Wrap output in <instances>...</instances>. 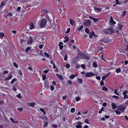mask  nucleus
Instances as JSON below:
<instances>
[{"label": "nucleus", "mask_w": 128, "mask_h": 128, "mask_svg": "<svg viewBox=\"0 0 128 128\" xmlns=\"http://www.w3.org/2000/svg\"><path fill=\"white\" fill-rule=\"evenodd\" d=\"M46 19H42L40 24V27L41 28H44L46 24Z\"/></svg>", "instance_id": "f257e3e1"}, {"label": "nucleus", "mask_w": 128, "mask_h": 128, "mask_svg": "<svg viewBox=\"0 0 128 128\" xmlns=\"http://www.w3.org/2000/svg\"><path fill=\"white\" fill-rule=\"evenodd\" d=\"M114 31V29L112 28L104 29V32L105 34H110L113 32Z\"/></svg>", "instance_id": "f03ea898"}, {"label": "nucleus", "mask_w": 128, "mask_h": 128, "mask_svg": "<svg viewBox=\"0 0 128 128\" xmlns=\"http://www.w3.org/2000/svg\"><path fill=\"white\" fill-rule=\"evenodd\" d=\"M126 108V107L124 106L123 105H120L118 106L117 110L122 112H124Z\"/></svg>", "instance_id": "7ed1b4c3"}, {"label": "nucleus", "mask_w": 128, "mask_h": 128, "mask_svg": "<svg viewBox=\"0 0 128 128\" xmlns=\"http://www.w3.org/2000/svg\"><path fill=\"white\" fill-rule=\"evenodd\" d=\"M95 74L92 72L86 73L85 74L86 77H88L94 76Z\"/></svg>", "instance_id": "20e7f679"}, {"label": "nucleus", "mask_w": 128, "mask_h": 128, "mask_svg": "<svg viewBox=\"0 0 128 128\" xmlns=\"http://www.w3.org/2000/svg\"><path fill=\"white\" fill-rule=\"evenodd\" d=\"M33 41L32 38L31 36L30 37L29 39L27 41V43L28 44H31Z\"/></svg>", "instance_id": "39448f33"}, {"label": "nucleus", "mask_w": 128, "mask_h": 128, "mask_svg": "<svg viewBox=\"0 0 128 128\" xmlns=\"http://www.w3.org/2000/svg\"><path fill=\"white\" fill-rule=\"evenodd\" d=\"M76 127V128H81L82 127V123L80 122H78Z\"/></svg>", "instance_id": "423d86ee"}, {"label": "nucleus", "mask_w": 128, "mask_h": 128, "mask_svg": "<svg viewBox=\"0 0 128 128\" xmlns=\"http://www.w3.org/2000/svg\"><path fill=\"white\" fill-rule=\"evenodd\" d=\"M90 24V22L89 20H88L86 22H84L85 26H89Z\"/></svg>", "instance_id": "0eeeda50"}, {"label": "nucleus", "mask_w": 128, "mask_h": 128, "mask_svg": "<svg viewBox=\"0 0 128 128\" xmlns=\"http://www.w3.org/2000/svg\"><path fill=\"white\" fill-rule=\"evenodd\" d=\"M44 86L46 88H48L49 87L48 81H47L45 82H44Z\"/></svg>", "instance_id": "6e6552de"}, {"label": "nucleus", "mask_w": 128, "mask_h": 128, "mask_svg": "<svg viewBox=\"0 0 128 128\" xmlns=\"http://www.w3.org/2000/svg\"><path fill=\"white\" fill-rule=\"evenodd\" d=\"M113 109H115L118 108V106H116L115 103L112 102L111 105Z\"/></svg>", "instance_id": "1a4fd4ad"}, {"label": "nucleus", "mask_w": 128, "mask_h": 128, "mask_svg": "<svg viewBox=\"0 0 128 128\" xmlns=\"http://www.w3.org/2000/svg\"><path fill=\"white\" fill-rule=\"evenodd\" d=\"M30 28L31 30H32L34 28V26L33 24L31 23L30 24Z\"/></svg>", "instance_id": "9d476101"}, {"label": "nucleus", "mask_w": 128, "mask_h": 128, "mask_svg": "<svg viewBox=\"0 0 128 128\" xmlns=\"http://www.w3.org/2000/svg\"><path fill=\"white\" fill-rule=\"evenodd\" d=\"M63 44V43L62 42H60L59 46H59V48L60 50H62L63 47V46L62 45H61Z\"/></svg>", "instance_id": "9b49d317"}, {"label": "nucleus", "mask_w": 128, "mask_h": 128, "mask_svg": "<svg viewBox=\"0 0 128 128\" xmlns=\"http://www.w3.org/2000/svg\"><path fill=\"white\" fill-rule=\"evenodd\" d=\"M70 22L72 25H74L75 22L72 19H70Z\"/></svg>", "instance_id": "f8f14e48"}, {"label": "nucleus", "mask_w": 128, "mask_h": 128, "mask_svg": "<svg viewBox=\"0 0 128 128\" xmlns=\"http://www.w3.org/2000/svg\"><path fill=\"white\" fill-rule=\"evenodd\" d=\"M35 103L34 102H31L28 104V105L30 106L33 107L35 105Z\"/></svg>", "instance_id": "ddd939ff"}, {"label": "nucleus", "mask_w": 128, "mask_h": 128, "mask_svg": "<svg viewBox=\"0 0 128 128\" xmlns=\"http://www.w3.org/2000/svg\"><path fill=\"white\" fill-rule=\"evenodd\" d=\"M12 75L10 76H9L8 77L6 78H5V81H6L8 80H9L11 79L12 77Z\"/></svg>", "instance_id": "4468645a"}, {"label": "nucleus", "mask_w": 128, "mask_h": 128, "mask_svg": "<svg viewBox=\"0 0 128 128\" xmlns=\"http://www.w3.org/2000/svg\"><path fill=\"white\" fill-rule=\"evenodd\" d=\"M65 40H64V42H68L69 40V38L68 37L66 36L65 38Z\"/></svg>", "instance_id": "2eb2a0df"}, {"label": "nucleus", "mask_w": 128, "mask_h": 128, "mask_svg": "<svg viewBox=\"0 0 128 128\" xmlns=\"http://www.w3.org/2000/svg\"><path fill=\"white\" fill-rule=\"evenodd\" d=\"M40 110L41 112H43V114L44 115H45L46 114V113H45L46 112L44 109L42 108H40Z\"/></svg>", "instance_id": "dca6fc26"}, {"label": "nucleus", "mask_w": 128, "mask_h": 128, "mask_svg": "<svg viewBox=\"0 0 128 128\" xmlns=\"http://www.w3.org/2000/svg\"><path fill=\"white\" fill-rule=\"evenodd\" d=\"M94 9L95 10H97L99 12H100L101 11L102 8H98L95 6L94 7Z\"/></svg>", "instance_id": "f3484780"}, {"label": "nucleus", "mask_w": 128, "mask_h": 128, "mask_svg": "<svg viewBox=\"0 0 128 128\" xmlns=\"http://www.w3.org/2000/svg\"><path fill=\"white\" fill-rule=\"evenodd\" d=\"M110 23L112 24L113 25L116 24V22L113 20H110L109 21Z\"/></svg>", "instance_id": "a211bd4d"}, {"label": "nucleus", "mask_w": 128, "mask_h": 128, "mask_svg": "<svg viewBox=\"0 0 128 128\" xmlns=\"http://www.w3.org/2000/svg\"><path fill=\"white\" fill-rule=\"evenodd\" d=\"M30 49V47H28L25 50L26 52H27Z\"/></svg>", "instance_id": "6ab92c4d"}, {"label": "nucleus", "mask_w": 128, "mask_h": 128, "mask_svg": "<svg viewBox=\"0 0 128 128\" xmlns=\"http://www.w3.org/2000/svg\"><path fill=\"white\" fill-rule=\"evenodd\" d=\"M115 110V112H116V114L118 115L120 114H121L120 112L118 110Z\"/></svg>", "instance_id": "aec40b11"}, {"label": "nucleus", "mask_w": 128, "mask_h": 128, "mask_svg": "<svg viewBox=\"0 0 128 128\" xmlns=\"http://www.w3.org/2000/svg\"><path fill=\"white\" fill-rule=\"evenodd\" d=\"M78 83H80L82 84V80L81 79L78 78Z\"/></svg>", "instance_id": "412c9836"}, {"label": "nucleus", "mask_w": 128, "mask_h": 128, "mask_svg": "<svg viewBox=\"0 0 128 128\" xmlns=\"http://www.w3.org/2000/svg\"><path fill=\"white\" fill-rule=\"evenodd\" d=\"M93 66L94 68L97 67L98 66V65L97 63L96 62H94L93 65Z\"/></svg>", "instance_id": "4be33fe9"}, {"label": "nucleus", "mask_w": 128, "mask_h": 128, "mask_svg": "<svg viewBox=\"0 0 128 128\" xmlns=\"http://www.w3.org/2000/svg\"><path fill=\"white\" fill-rule=\"evenodd\" d=\"M67 82L68 84L71 85H72V82L71 80H68L67 81Z\"/></svg>", "instance_id": "5701e85b"}, {"label": "nucleus", "mask_w": 128, "mask_h": 128, "mask_svg": "<svg viewBox=\"0 0 128 128\" xmlns=\"http://www.w3.org/2000/svg\"><path fill=\"white\" fill-rule=\"evenodd\" d=\"M84 122L87 124H89V120L88 118L84 120Z\"/></svg>", "instance_id": "b1692460"}, {"label": "nucleus", "mask_w": 128, "mask_h": 128, "mask_svg": "<svg viewBox=\"0 0 128 128\" xmlns=\"http://www.w3.org/2000/svg\"><path fill=\"white\" fill-rule=\"evenodd\" d=\"M85 32L88 34H89V30L88 28H86L85 29Z\"/></svg>", "instance_id": "393cba45"}, {"label": "nucleus", "mask_w": 128, "mask_h": 128, "mask_svg": "<svg viewBox=\"0 0 128 128\" xmlns=\"http://www.w3.org/2000/svg\"><path fill=\"white\" fill-rule=\"evenodd\" d=\"M75 75L74 74H72L70 76V78L71 79H73L75 77Z\"/></svg>", "instance_id": "a878e982"}, {"label": "nucleus", "mask_w": 128, "mask_h": 128, "mask_svg": "<svg viewBox=\"0 0 128 128\" xmlns=\"http://www.w3.org/2000/svg\"><path fill=\"white\" fill-rule=\"evenodd\" d=\"M121 71V69L120 68H118L116 70V72L117 73H119Z\"/></svg>", "instance_id": "bb28decb"}, {"label": "nucleus", "mask_w": 128, "mask_h": 128, "mask_svg": "<svg viewBox=\"0 0 128 128\" xmlns=\"http://www.w3.org/2000/svg\"><path fill=\"white\" fill-rule=\"evenodd\" d=\"M44 55L46 56L48 58H49L50 57L49 54L48 53H46V52H45L44 53Z\"/></svg>", "instance_id": "cd10ccee"}, {"label": "nucleus", "mask_w": 128, "mask_h": 128, "mask_svg": "<svg viewBox=\"0 0 128 128\" xmlns=\"http://www.w3.org/2000/svg\"><path fill=\"white\" fill-rule=\"evenodd\" d=\"M108 89L106 87L104 86L102 88V90H103L107 91L108 90Z\"/></svg>", "instance_id": "c85d7f7f"}, {"label": "nucleus", "mask_w": 128, "mask_h": 128, "mask_svg": "<svg viewBox=\"0 0 128 128\" xmlns=\"http://www.w3.org/2000/svg\"><path fill=\"white\" fill-rule=\"evenodd\" d=\"M128 93V91L127 90H126L123 92V94L124 95H127L126 94Z\"/></svg>", "instance_id": "c756f323"}, {"label": "nucleus", "mask_w": 128, "mask_h": 128, "mask_svg": "<svg viewBox=\"0 0 128 128\" xmlns=\"http://www.w3.org/2000/svg\"><path fill=\"white\" fill-rule=\"evenodd\" d=\"M16 78H14L13 79H12L11 82H10V84H13L15 81H16Z\"/></svg>", "instance_id": "7c9ffc66"}, {"label": "nucleus", "mask_w": 128, "mask_h": 128, "mask_svg": "<svg viewBox=\"0 0 128 128\" xmlns=\"http://www.w3.org/2000/svg\"><path fill=\"white\" fill-rule=\"evenodd\" d=\"M42 80H44L46 78V75L44 74L42 75Z\"/></svg>", "instance_id": "2f4dec72"}, {"label": "nucleus", "mask_w": 128, "mask_h": 128, "mask_svg": "<svg viewBox=\"0 0 128 128\" xmlns=\"http://www.w3.org/2000/svg\"><path fill=\"white\" fill-rule=\"evenodd\" d=\"M4 36V34L2 32H0V38H1L2 37H3Z\"/></svg>", "instance_id": "473e14b6"}, {"label": "nucleus", "mask_w": 128, "mask_h": 128, "mask_svg": "<svg viewBox=\"0 0 128 128\" xmlns=\"http://www.w3.org/2000/svg\"><path fill=\"white\" fill-rule=\"evenodd\" d=\"M75 109L74 108H72L71 109V110H70L71 112L72 113H74L75 111Z\"/></svg>", "instance_id": "72a5a7b5"}, {"label": "nucleus", "mask_w": 128, "mask_h": 128, "mask_svg": "<svg viewBox=\"0 0 128 128\" xmlns=\"http://www.w3.org/2000/svg\"><path fill=\"white\" fill-rule=\"evenodd\" d=\"M13 64L14 66L16 68L18 67V66L16 63L14 62L13 63Z\"/></svg>", "instance_id": "f704fd0d"}, {"label": "nucleus", "mask_w": 128, "mask_h": 128, "mask_svg": "<svg viewBox=\"0 0 128 128\" xmlns=\"http://www.w3.org/2000/svg\"><path fill=\"white\" fill-rule=\"evenodd\" d=\"M83 28V26H81L78 29V31L79 32H80L81 30H82V29Z\"/></svg>", "instance_id": "c9c22d12"}, {"label": "nucleus", "mask_w": 128, "mask_h": 128, "mask_svg": "<svg viewBox=\"0 0 128 128\" xmlns=\"http://www.w3.org/2000/svg\"><path fill=\"white\" fill-rule=\"evenodd\" d=\"M67 68H70V65L68 63H67L65 66Z\"/></svg>", "instance_id": "e433bc0d"}, {"label": "nucleus", "mask_w": 128, "mask_h": 128, "mask_svg": "<svg viewBox=\"0 0 128 128\" xmlns=\"http://www.w3.org/2000/svg\"><path fill=\"white\" fill-rule=\"evenodd\" d=\"M58 78L60 80H63V78L62 77V75H59V77Z\"/></svg>", "instance_id": "4c0bfd02"}, {"label": "nucleus", "mask_w": 128, "mask_h": 128, "mask_svg": "<svg viewBox=\"0 0 128 128\" xmlns=\"http://www.w3.org/2000/svg\"><path fill=\"white\" fill-rule=\"evenodd\" d=\"M126 12L125 11H124V12H123L122 13V17L124 16L126 14Z\"/></svg>", "instance_id": "58836bf2"}, {"label": "nucleus", "mask_w": 128, "mask_h": 128, "mask_svg": "<svg viewBox=\"0 0 128 128\" xmlns=\"http://www.w3.org/2000/svg\"><path fill=\"white\" fill-rule=\"evenodd\" d=\"M117 91V90H114V93L116 95H117L118 96H119V94H118V93Z\"/></svg>", "instance_id": "ea45409f"}, {"label": "nucleus", "mask_w": 128, "mask_h": 128, "mask_svg": "<svg viewBox=\"0 0 128 128\" xmlns=\"http://www.w3.org/2000/svg\"><path fill=\"white\" fill-rule=\"evenodd\" d=\"M104 82L103 80H102L100 82V85L101 86L104 85Z\"/></svg>", "instance_id": "a19ab883"}, {"label": "nucleus", "mask_w": 128, "mask_h": 128, "mask_svg": "<svg viewBox=\"0 0 128 128\" xmlns=\"http://www.w3.org/2000/svg\"><path fill=\"white\" fill-rule=\"evenodd\" d=\"M46 18L50 22L51 20L49 19V17L48 16V15L47 14H46Z\"/></svg>", "instance_id": "79ce46f5"}, {"label": "nucleus", "mask_w": 128, "mask_h": 128, "mask_svg": "<svg viewBox=\"0 0 128 128\" xmlns=\"http://www.w3.org/2000/svg\"><path fill=\"white\" fill-rule=\"evenodd\" d=\"M70 28H68L66 32V34H68V33L70 31Z\"/></svg>", "instance_id": "37998d69"}, {"label": "nucleus", "mask_w": 128, "mask_h": 128, "mask_svg": "<svg viewBox=\"0 0 128 128\" xmlns=\"http://www.w3.org/2000/svg\"><path fill=\"white\" fill-rule=\"evenodd\" d=\"M124 100L126 99V98H128V96H127V95H124Z\"/></svg>", "instance_id": "c03bdc74"}, {"label": "nucleus", "mask_w": 128, "mask_h": 128, "mask_svg": "<svg viewBox=\"0 0 128 128\" xmlns=\"http://www.w3.org/2000/svg\"><path fill=\"white\" fill-rule=\"evenodd\" d=\"M10 120L13 123H14L15 121L13 118H10Z\"/></svg>", "instance_id": "a18cd8bd"}, {"label": "nucleus", "mask_w": 128, "mask_h": 128, "mask_svg": "<svg viewBox=\"0 0 128 128\" xmlns=\"http://www.w3.org/2000/svg\"><path fill=\"white\" fill-rule=\"evenodd\" d=\"M81 67L83 69H84L85 68V66L84 64H82L81 65Z\"/></svg>", "instance_id": "49530a36"}, {"label": "nucleus", "mask_w": 128, "mask_h": 128, "mask_svg": "<svg viewBox=\"0 0 128 128\" xmlns=\"http://www.w3.org/2000/svg\"><path fill=\"white\" fill-rule=\"evenodd\" d=\"M54 86H50V88L51 90H54Z\"/></svg>", "instance_id": "de8ad7c7"}, {"label": "nucleus", "mask_w": 128, "mask_h": 128, "mask_svg": "<svg viewBox=\"0 0 128 128\" xmlns=\"http://www.w3.org/2000/svg\"><path fill=\"white\" fill-rule=\"evenodd\" d=\"M17 109L20 112L22 111L23 110L22 108H17Z\"/></svg>", "instance_id": "09e8293b"}, {"label": "nucleus", "mask_w": 128, "mask_h": 128, "mask_svg": "<svg viewBox=\"0 0 128 128\" xmlns=\"http://www.w3.org/2000/svg\"><path fill=\"white\" fill-rule=\"evenodd\" d=\"M44 46V44L40 45L39 46V47L40 48L42 49Z\"/></svg>", "instance_id": "8fccbe9b"}, {"label": "nucleus", "mask_w": 128, "mask_h": 128, "mask_svg": "<svg viewBox=\"0 0 128 128\" xmlns=\"http://www.w3.org/2000/svg\"><path fill=\"white\" fill-rule=\"evenodd\" d=\"M68 58V57L67 56V55H66L64 57V60H67Z\"/></svg>", "instance_id": "3c124183"}, {"label": "nucleus", "mask_w": 128, "mask_h": 128, "mask_svg": "<svg viewBox=\"0 0 128 128\" xmlns=\"http://www.w3.org/2000/svg\"><path fill=\"white\" fill-rule=\"evenodd\" d=\"M112 97L113 98H116L118 100V97L116 96H112Z\"/></svg>", "instance_id": "603ef678"}, {"label": "nucleus", "mask_w": 128, "mask_h": 128, "mask_svg": "<svg viewBox=\"0 0 128 128\" xmlns=\"http://www.w3.org/2000/svg\"><path fill=\"white\" fill-rule=\"evenodd\" d=\"M76 101H78L80 100V98L78 97H77L76 98Z\"/></svg>", "instance_id": "864d4df0"}, {"label": "nucleus", "mask_w": 128, "mask_h": 128, "mask_svg": "<svg viewBox=\"0 0 128 128\" xmlns=\"http://www.w3.org/2000/svg\"><path fill=\"white\" fill-rule=\"evenodd\" d=\"M48 124V122H45L44 125V127H46V126H47Z\"/></svg>", "instance_id": "5fc2aeb1"}, {"label": "nucleus", "mask_w": 128, "mask_h": 128, "mask_svg": "<svg viewBox=\"0 0 128 128\" xmlns=\"http://www.w3.org/2000/svg\"><path fill=\"white\" fill-rule=\"evenodd\" d=\"M102 106H107V103L104 102L102 104Z\"/></svg>", "instance_id": "6e6d98bb"}, {"label": "nucleus", "mask_w": 128, "mask_h": 128, "mask_svg": "<svg viewBox=\"0 0 128 128\" xmlns=\"http://www.w3.org/2000/svg\"><path fill=\"white\" fill-rule=\"evenodd\" d=\"M21 8L20 7H18L17 8V10L18 11H20L21 9Z\"/></svg>", "instance_id": "4d7b16f0"}, {"label": "nucleus", "mask_w": 128, "mask_h": 128, "mask_svg": "<svg viewBox=\"0 0 128 128\" xmlns=\"http://www.w3.org/2000/svg\"><path fill=\"white\" fill-rule=\"evenodd\" d=\"M12 14L11 13H9L8 14L7 16H12Z\"/></svg>", "instance_id": "13d9d810"}, {"label": "nucleus", "mask_w": 128, "mask_h": 128, "mask_svg": "<svg viewBox=\"0 0 128 128\" xmlns=\"http://www.w3.org/2000/svg\"><path fill=\"white\" fill-rule=\"evenodd\" d=\"M99 19H98V18H94V22H96Z\"/></svg>", "instance_id": "bf43d9fd"}, {"label": "nucleus", "mask_w": 128, "mask_h": 128, "mask_svg": "<svg viewBox=\"0 0 128 128\" xmlns=\"http://www.w3.org/2000/svg\"><path fill=\"white\" fill-rule=\"evenodd\" d=\"M67 97V96H63L62 97V99L63 100H65Z\"/></svg>", "instance_id": "052dcab7"}, {"label": "nucleus", "mask_w": 128, "mask_h": 128, "mask_svg": "<svg viewBox=\"0 0 128 128\" xmlns=\"http://www.w3.org/2000/svg\"><path fill=\"white\" fill-rule=\"evenodd\" d=\"M96 78L98 80H100V76H96Z\"/></svg>", "instance_id": "680f3d73"}, {"label": "nucleus", "mask_w": 128, "mask_h": 128, "mask_svg": "<svg viewBox=\"0 0 128 128\" xmlns=\"http://www.w3.org/2000/svg\"><path fill=\"white\" fill-rule=\"evenodd\" d=\"M90 34L92 35V36H94V33L93 32H91L90 33Z\"/></svg>", "instance_id": "e2e57ef3"}, {"label": "nucleus", "mask_w": 128, "mask_h": 128, "mask_svg": "<svg viewBox=\"0 0 128 128\" xmlns=\"http://www.w3.org/2000/svg\"><path fill=\"white\" fill-rule=\"evenodd\" d=\"M19 74L20 75V76H22V71H21V70H20L19 71Z\"/></svg>", "instance_id": "0e129e2a"}, {"label": "nucleus", "mask_w": 128, "mask_h": 128, "mask_svg": "<svg viewBox=\"0 0 128 128\" xmlns=\"http://www.w3.org/2000/svg\"><path fill=\"white\" fill-rule=\"evenodd\" d=\"M110 72L107 73L106 75L105 76L106 78L107 77L110 75Z\"/></svg>", "instance_id": "69168bd1"}, {"label": "nucleus", "mask_w": 128, "mask_h": 128, "mask_svg": "<svg viewBox=\"0 0 128 128\" xmlns=\"http://www.w3.org/2000/svg\"><path fill=\"white\" fill-rule=\"evenodd\" d=\"M17 97L18 98H22V96H21V95L20 94H19L17 96Z\"/></svg>", "instance_id": "338daca9"}, {"label": "nucleus", "mask_w": 128, "mask_h": 128, "mask_svg": "<svg viewBox=\"0 0 128 128\" xmlns=\"http://www.w3.org/2000/svg\"><path fill=\"white\" fill-rule=\"evenodd\" d=\"M52 126L55 128H57V125L56 124H54L52 125Z\"/></svg>", "instance_id": "774afa93"}]
</instances>
